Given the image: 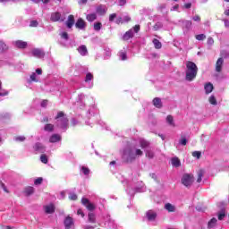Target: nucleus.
<instances>
[{"mask_svg":"<svg viewBox=\"0 0 229 229\" xmlns=\"http://www.w3.org/2000/svg\"><path fill=\"white\" fill-rule=\"evenodd\" d=\"M97 13H98V15H105V13H106V7L105 5H98L97 7Z\"/></svg>","mask_w":229,"mask_h":229,"instance_id":"6ab92c4d","label":"nucleus"},{"mask_svg":"<svg viewBox=\"0 0 229 229\" xmlns=\"http://www.w3.org/2000/svg\"><path fill=\"white\" fill-rule=\"evenodd\" d=\"M225 64V59H223V57H220L217 59L216 63V72H221V71H223V65Z\"/></svg>","mask_w":229,"mask_h":229,"instance_id":"0eeeda50","label":"nucleus"},{"mask_svg":"<svg viewBox=\"0 0 229 229\" xmlns=\"http://www.w3.org/2000/svg\"><path fill=\"white\" fill-rule=\"evenodd\" d=\"M130 21H131V18L130 16L123 17V21L124 22H130Z\"/></svg>","mask_w":229,"mask_h":229,"instance_id":"338daca9","label":"nucleus"},{"mask_svg":"<svg viewBox=\"0 0 229 229\" xmlns=\"http://www.w3.org/2000/svg\"><path fill=\"white\" fill-rule=\"evenodd\" d=\"M119 6H124L126 4V0H118Z\"/></svg>","mask_w":229,"mask_h":229,"instance_id":"680f3d73","label":"nucleus"},{"mask_svg":"<svg viewBox=\"0 0 229 229\" xmlns=\"http://www.w3.org/2000/svg\"><path fill=\"white\" fill-rule=\"evenodd\" d=\"M117 18V13H112L109 15V22H114L115 19Z\"/></svg>","mask_w":229,"mask_h":229,"instance_id":"09e8293b","label":"nucleus"},{"mask_svg":"<svg viewBox=\"0 0 229 229\" xmlns=\"http://www.w3.org/2000/svg\"><path fill=\"white\" fill-rule=\"evenodd\" d=\"M102 26H103V24L101 22H96V23H94L93 28H94L95 31H99L101 30Z\"/></svg>","mask_w":229,"mask_h":229,"instance_id":"f704fd0d","label":"nucleus"},{"mask_svg":"<svg viewBox=\"0 0 229 229\" xmlns=\"http://www.w3.org/2000/svg\"><path fill=\"white\" fill-rule=\"evenodd\" d=\"M225 216H226V211H225V209H222V210L218 213V220H219V221H223Z\"/></svg>","mask_w":229,"mask_h":229,"instance_id":"7c9ffc66","label":"nucleus"},{"mask_svg":"<svg viewBox=\"0 0 229 229\" xmlns=\"http://www.w3.org/2000/svg\"><path fill=\"white\" fill-rule=\"evenodd\" d=\"M164 25L162 24V22H157L155 25H154V30L155 31H158V30H160Z\"/></svg>","mask_w":229,"mask_h":229,"instance_id":"c03bdc74","label":"nucleus"},{"mask_svg":"<svg viewBox=\"0 0 229 229\" xmlns=\"http://www.w3.org/2000/svg\"><path fill=\"white\" fill-rule=\"evenodd\" d=\"M15 140H16L17 142H24V141L26 140V137H24V136H17V137L15 138Z\"/></svg>","mask_w":229,"mask_h":229,"instance_id":"8fccbe9b","label":"nucleus"},{"mask_svg":"<svg viewBox=\"0 0 229 229\" xmlns=\"http://www.w3.org/2000/svg\"><path fill=\"white\" fill-rule=\"evenodd\" d=\"M61 117H65V114L64 113V111H60L59 113H57V115L55 116V119H61Z\"/></svg>","mask_w":229,"mask_h":229,"instance_id":"5fc2aeb1","label":"nucleus"},{"mask_svg":"<svg viewBox=\"0 0 229 229\" xmlns=\"http://www.w3.org/2000/svg\"><path fill=\"white\" fill-rule=\"evenodd\" d=\"M88 221L92 224L96 223V214L89 212L88 214Z\"/></svg>","mask_w":229,"mask_h":229,"instance_id":"393cba45","label":"nucleus"},{"mask_svg":"<svg viewBox=\"0 0 229 229\" xmlns=\"http://www.w3.org/2000/svg\"><path fill=\"white\" fill-rule=\"evenodd\" d=\"M179 144H181V146H187V138L182 136L181 140H179Z\"/></svg>","mask_w":229,"mask_h":229,"instance_id":"e433bc0d","label":"nucleus"},{"mask_svg":"<svg viewBox=\"0 0 229 229\" xmlns=\"http://www.w3.org/2000/svg\"><path fill=\"white\" fill-rule=\"evenodd\" d=\"M181 182L184 187H191L194 183V175L191 174H184L181 179Z\"/></svg>","mask_w":229,"mask_h":229,"instance_id":"7ed1b4c3","label":"nucleus"},{"mask_svg":"<svg viewBox=\"0 0 229 229\" xmlns=\"http://www.w3.org/2000/svg\"><path fill=\"white\" fill-rule=\"evenodd\" d=\"M60 140H62V136L60 134H53L49 138V142H51L52 144H54L55 142H60Z\"/></svg>","mask_w":229,"mask_h":229,"instance_id":"4468645a","label":"nucleus"},{"mask_svg":"<svg viewBox=\"0 0 229 229\" xmlns=\"http://www.w3.org/2000/svg\"><path fill=\"white\" fill-rule=\"evenodd\" d=\"M30 80L31 81H36L38 82V81H37V74L35 72H33L31 75H30Z\"/></svg>","mask_w":229,"mask_h":229,"instance_id":"13d9d810","label":"nucleus"},{"mask_svg":"<svg viewBox=\"0 0 229 229\" xmlns=\"http://www.w3.org/2000/svg\"><path fill=\"white\" fill-rule=\"evenodd\" d=\"M81 203L87 208V210H89V212H93V210H96V205H94V203H91V201L89 200V199L82 198Z\"/></svg>","mask_w":229,"mask_h":229,"instance_id":"20e7f679","label":"nucleus"},{"mask_svg":"<svg viewBox=\"0 0 229 229\" xmlns=\"http://www.w3.org/2000/svg\"><path fill=\"white\" fill-rule=\"evenodd\" d=\"M41 106H42L43 108H46V106H47V100H43V101L41 102Z\"/></svg>","mask_w":229,"mask_h":229,"instance_id":"69168bd1","label":"nucleus"},{"mask_svg":"<svg viewBox=\"0 0 229 229\" xmlns=\"http://www.w3.org/2000/svg\"><path fill=\"white\" fill-rule=\"evenodd\" d=\"M217 223V218L213 217L210 219V221L208 223V228H214Z\"/></svg>","mask_w":229,"mask_h":229,"instance_id":"cd10ccee","label":"nucleus"},{"mask_svg":"<svg viewBox=\"0 0 229 229\" xmlns=\"http://www.w3.org/2000/svg\"><path fill=\"white\" fill-rule=\"evenodd\" d=\"M196 40H205L207 38V36L205 34H198L195 36Z\"/></svg>","mask_w":229,"mask_h":229,"instance_id":"c9c22d12","label":"nucleus"},{"mask_svg":"<svg viewBox=\"0 0 229 229\" xmlns=\"http://www.w3.org/2000/svg\"><path fill=\"white\" fill-rule=\"evenodd\" d=\"M122 158L124 164H131V162H134V160L137 159V157H135V152H133L132 149L125 151Z\"/></svg>","mask_w":229,"mask_h":229,"instance_id":"f03ea898","label":"nucleus"},{"mask_svg":"<svg viewBox=\"0 0 229 229\" xmlns=\"http://www.w3.org/2000/svg\"><path fill=\"white\" fill-rule=\"evenodd\" d=\"M35 192V189L31 186L26 187L24 190L25 196H31Z\"/></svg>","mask_w":229,"mask_h":229,"instance_id":"412c9836","label":"nucleus"},{"mask_svg":"<svg viewBox=\"0 0 229 229\" xmlns=\"http://www.w3.org/2000/svg\"><path fill=\"white\" fill-rule=\"evenodd\" d=\"M152 43L154 44L155 49H162V43L157 38H154Z\"/></svg>","mask_w":229,"mask_h":229,"instance_id":"a878e982","label":"nucleus"},{"mask_svg":"<svg viewBox=\"0 0 229 229\" xmlns=\"http://www.w3.org/2000/svg\"><path fill=\"white\" fill-rule=\"evenodd\" d=\"M78 51L82 56H85L88 53L87 47L85 45L79 47Z\"/></svg>","mask_w":229,"mask_h":229,"instance_id":"b1692460","label":"nucleus"},{"mask_svg":"<svg viewBox=\"0 0 229 229\" xmlns=\"http://www.w3.org/2000/svg\"><path fill=\"white\" fill-rule=\"evenodd\" d=\"M61 128H67L69 126V119L64 117L60 119Z\"/></svg>","mask_w":229,"mask_h":229,"instance_id":"4be33fe9","label":"nucleus"},{"mask_svg":"<svg viewBox=\"0 0 229 229\" xmlns=\"http://www.w3.org/2000/svg\"><path fill=\"white\" fill-rule=\"evenodd\" d=\"M165 208L167 210V212H175L176 210V208L171 203H166L165 205Z\"/></svg>","mask_w":229,"mask_h":229,"instance_id":"5701e85b","label":"nucleus"},{"mask_svg":"<svg viewBox=\"0 0 229 229\" xmlns=\"http://www.w3.org/2000/svg\"><path fill=\"white\" fill-rule=\"evenodd\" d=\"M94 80V75L92 73L89 72L86 74L85 81L89 83V81H92Z\"/></svg>","mask_w":229,"mask_h":229,"instance_id":"72a5a7b5","label":"nucleus"},{"mask_svg":"<svg viewBox=\"0 0 229 229\" xmlns=\"http://www.w3.org/2000/svg\"><path fill=\"white\" fill-rule=\"evenodd\" d=\"M145 157H147V158H153L155 157V153L152 150H146Z\"/></svg>","mask_w":229,"mask_h":229,"instance_id":"473e14b6","label":"nucleus"},{"mask_svg":"<svg viewBox=\"0 0 229 229\" xmlns=\"http://www.w3.org/2000/svg\"><path fill=\"white\" fill-rule=\"evenodd\" d=\"M115 22L116 24H123L124 21H123V17H118Z\"/></svg>","mask_w":229,"mask_h":229,"instance_id":"bf43d9fd","label":"nucleus"},{"mask_svg":"<svg viewBox=\"0 0 229 229\" xmlns=\"http://www.w3.org/2000/svg\"><path fill=\"white\" fill-rule=\"evenodd\" d=\"M198 76V65L192 61L186 62V81H192Z\"/></svg>","mask_w":229,"mask_h":229,"instance_id":"f257e3e1","label":"nucleus"},{"mask_svg":"<svg viewBox=\"0 0 229 229\" xmlns=\"http://www.w3.org/2000/svg\"><path fill=\"white\" fill-rule=\"evenodd\" d=\"M139 143L141 149H147V148H149V146H151V143L145 139H140Z\"/></svg>","mask_w":229,"mask_h":229,"instance_id":"f8f14e48","label":"nucleus"},{"mask_svg":"<svg viewBox=\"0 0 229 229\" xmlns=\"http://www.w3.org/2000/svg\"><path fill=\"white\" fill-rule=\"evenodd\" d=\"M31 54L36 58H44V56H46V53L40 48L32 49Z\"/></svg>","mask_w":229,"mask_h":229,"instance_id":"423d86ee","label":"nucleus"},{"mask_svg":"<svg viewBox=\"0 0 229 229\" xmlns=\"http://www.w3.org/2000/svg\"><path fill=\"white\" fill-rule=\"evenodd\" d=\"M0 47L2 51H6L8 49V46H6L5 43L3 41H0Z\"/></svg>","mask_w":229,"mask_h":229,"instance_id":"3c124183","label":"nucleus"},{"mask_svg":"<svg viewBox=\"0 0 229 229\" xmlns=\"http://www.w3.org/2000/svg\"><path fill=\"white\" fill-rule=\"evenodd\" d=\"M206 94H210L214 90V85L212 83L208 82L204 86Z\"/></svg>","mask_w":229,"mask_h":229,"instance_id":"aec40b11","label":"nucleus"},{"mask_svg":"<svg viewBox=\"0 0 229 229\" xmlns=\"http://www.w3.org/2000/svg\"><path fill=\"white\" fill-rule=\"evenodd\" d=\"M40 160H41L42 164H47V162H48L47 156H46V154L41 155Z\"/></svg>","mask_w":229,"mask_h":229,"instance_id":"a19ab883","label":"nucleus"},{"mask_svg":"<svg viewBox=\"0 0 229 229\" xmlns=\"http://www.w3.org/2000/svg\"><path fill=\"white\" fill-rule=\"evenodd\" d=\"M120 58L123 61L128 60V55H126V52H120Z\"/></svg>","mask_w":229,"mask_h":229,"instance_id":"79ce46f5","label":"nucleus"},{"mask_svg":"<svg viewBox=\"0 0 229 229\" xmlns=\"http://www.w3.org/2000/svg\"><path fill=\"white\" fill-rule=\"evenodd\" d=\"M0 187H1V189H3V191H4L7 194H10V191H8V188H6V185H5L3 182H0Z\"/></svg>","mask_w":229,"mask_h":229,"instance_id":"a18cd8bd","label":"nucleus"},{"mask_svg":"<svg viewBox=\"0 0 229 229\" xmlns=\"http://www.w3.org/2000/svg\"><path fill=\"white\" fill-rule=\"evenodd\" d=\"M14 46L18 47V49H26L28 47V42L17 40L14 42Z\"/></svg>","mask_w":229,"mask_h":229,"instance_id":"9b49d317","label":"nucleus"},{"mask_svg":"<svg viewBox=\"0 0 229 229\" xmlns=\"http://www.w3.org/2000/svg\"><path fill=\"white\" fill-rule=\"evenodd\" d=\"M146 216L148 221H155L157 219V212L155 211L148 210L147 211Z\"/></svg>","mask_w":229,"mask_h":229,"instance_id":"ddd939ff","label":"nucleus"},{"mask_svg":"<svg viewBox=\"0 0 229 229\" xmlns=\"http://www.w3.org/2000/svg\"><path fill=\"white\" fill-rule=\"evenodd\" d=\"M45 131H55V125L51 123H47L44 127Z\"/></svg>","mask_w":229,"mask_h":229,"instance_id":"c85d7f7f","label":"nucleus"},{"mask_svg":"<svg viewBox=\"0 0 229 229\" xmlns=\"http://www.w3.org/2000/svg\"><path fill=\"white\" fill-rule=\"evenodd\" d=\"M166 122L170 126H174V118L173 117V115H167Z\"/></svg>","mask_w":229,"mask_h":229,"instance_id":"2f4dec72","label":"nucleus"},{"mask_svg":"<svg viewBox=\"0 0 229 229\" xmlns=\"http://www.w3.org/2000/svg\"><path fill=\"white\" fill-rule=\"evenodd\" d=\"M78 216H81V217H85V213H83V210L78 209L77 211Z\"/></svg>","mask_w":229,"mask_h":229,"instance_id":"0e129e2a","label":"nucleus"},{"mask_svg":"<svg viewBox=\"0 0 229 229\" xmlns=\"http://www.w3.org/2000/svg\"><path fill=\"white\" fill-rule=\"evenodd\" d=\"M202 178H203V170H199L198 173V178H197L198 183H201Z\"/></svg>","mask_w":229,"mask_h":229,"instance_id":"4c0bfd02","label":"nucleus"},{"mask_svg":"<svg viewBox=\"0 0 229 229\" xmlns=\"http://www.w3.org/2000/svg\"><path fill=\"white\" fill-rule=\"evenodd\" d=\"M193 21H195V22H199V21H201V17H199V15H195L193 17Z\"/></svg>","mask_w":229,"mask_h":229,"instance_id":"e2e57ef3","label":"nucleus"},{"mask_svg":"<svg viewBox=\"0 0 229 229\" xmlns=\"http://www.w3.org/2000/svg\"><path fill=\"white\" fill-rule=\"evenodd\" d=\"M86 19L89 22H94L98 19V15L96 13H90L86 16Z\"/></svg>","mask_w":229,"mask_h":229,"instance_id":"bb28decb","label":"nucleus"},{"mask_svg":"<svg viewBox=\"0 0 229 229\" xmlns=\"http://www.w3.org/2000/svg\"><path fill=\"white\" fill-rule=\"evenodd\" d=\"M60 19H62V14L60 13H52L51 18H50L52 22H58V21H60Z\"/></svg>","mask_w":229,"mask_h":229,"instance_id":"dca6fc26","label":"nucleus"},{"mask_svg":"<svg viewBox=\"0 0 229 229\" xmlns=\"http://www.w3.org/2000/svg\"><path fill=\"white\" fill-rule=\"evenodd\" d=\"M209 103L210 105H217V99H216V97L214 96L209 97Z\"/></svg>","mask_w":229,"mask_h":229,"instance_id":"37998d69","label":"nucleus"},{"mask_svg":"<svg viewBox=\"0 0 229 229\" xmlns=\"http://www.w3.org/2000/svg\"><path fill=\"white\" fill-rule=\"evenodd\" d=\"M192 6L191 3H187L184 4V8H186L187 10H189V8H191Z\"/></svg>","mask_w":229,"mask_h":229,"instance_id":"774afa93","label":"nucleus"},{"mask_svg":"<svg viewBox=\"0 0 229 229\" xmlns=\"http://www.w3.org/2000/svg\"><path fill=\"white\" fill-rule=\"evenodd\" d=\"M66 26H67V28H69V29H71V28H72V26H74V15L70 14V15L68 16V20H67V21H66Z\"/></svg>","mask_w":229,"mask_h":229,"instance_id":"2eb2a0df","label":"nucleus"},{"mask_svg":"<svg viewBox=\"0 0 229 229\" xmlns=\"http://www.w3.org/2000/svg\"><path fill=\"white\" fill-rule=\"evenodd\" d=\"M180 159L178 157H174L172 158V165H174V167H180Z\"/></svg>","mask_w":229,"mask_h":229,"instance_id":"c756f323","label":"nucleus"},{"mask_svg":"<svg viewBox=\"0 0 229 229\" xmlns=\"http://www.w3.org/2000/svg\"><path fill=\"white\" fill-rule=\"evenodd\" d=\"M75 28H78V30H85L87 23L82 18H79L75 23Z\"/></svg>","mask_w":229,"mask_h":229,"instance_id":"9d476101","label":"nucleus"},{"mask_svg":"<svg viewBox=\"0 0 229 229\" xmlns=\"http://www.w3.org/2000/svg\"><path fill=\"white\" fill-rule=\"evenodd\" d=\"M33 149L36 155L38 153H46V146L40 142H36L33 146Z\"/></svg>","mask_w":229,"mask_h":229,"instance_id":"39448f33","label":"nucleus"},{"mask_svg":"<svg viewBox=\"0 0 229 229\" xmlns=\"http://www.w3.org/2000/svg\"><path fill=\"white\" fill-rule=\"evenodd\" d=\"M133 30H134L135 33H139V31H140V25H135L133 27Z\"/></svg>","mask_w":229,"mask_h":229,"instance_id":"052dcab7","label":"nucleus"},{"mask_svg":"<svg viewBox=\"0 0 229 229\" xmlns=\"http://www.w3.org/2000/svg\"><path fill=\"white\" fill-rule=\"evenodd\" d=\"M152 103H153L154 106H156V108H162V106H163L162 99H160V98H155L152 100Z\"/></svg>","mask_w":229,"mask_h":229,"instance_id":"f3484780","label":"nucleus"},{"mask_svg":"<svg viewBox=\"0 0 229 229\" xmlns=\"http://www.w3.org/2000/svg\"><path fill=\"white\" fill-rule=\"evenodd\" d=\"M207 44L208 46H214V38L212 37L208 38Z\"/></svg>","mask_w":229,"mask_h":229,"instance_id":"6e6d98bb","label":"nucleus"},{"mask_svg":"<svg viewBox=\"0 0 229 229\" xmlns=\"http://www.w3.org/2000/svg\"><path fill=\"white\" fill-rule=\"evenodd\" d=\"M135 157H142L144 155V152L140 148H136L134 152Z\"/></svg>","mask_w":229,"mask_h":229,"instance_id":"ea45409f","label":"nucleus"},{"mask_svg":"<svg viewBox=\"0 0 229 229\" xmlns=\"http://www.w3.org/2000/svg\"><path fill=\"white\" fill-rule=\"evenodd\" d=\"M61 37L64 38V40H69V34L67 32H63Z\"/></svg>","mask_w":229,"mask_h":229,"instance_id":"4d7b16f0","label":"nucleus"},{"mask_svg":"<svg viewBox=\"0 0 229 229\" xmlns=\"http://www.w3.org/2000/svg\"><path fill=\"white\" fill-rule=\"evenodd\" d=\"M192 157H194L195 158H201V152L200 151H193L192 152Z\"/></svg>","mask_w":229,"mask_h":229,"instance_id":"49530a36","label":"nucleus"},{"mask_svg":"<svg viewBox=\"0 0 229 229\" xmlns=\"http://www.w3.org/2000/svg\"><path fill=\"white\" fill-rule=\"evenodd\" d=\"M37 26H38V21H37V20H33L30 21V28H37Z\"/></svg>","mask_w":229,"mask_h":229,"instance_id":"603ef678","label":"nucleus"},{"mask_svg":"<svg viewBox=\"0 0 229 229\" xmlns=\"http://www.w3.org/2000/svg\"><path fill=\"white\" fill-rule=\"evenodd\" d=\"M81 171L86 176H88V174H90V169H89V167L87 166H82Z\"/></svg>","mask_w":229,"mask_h":229,"instance_id":"58836bf2","label":"nucleus"},{"mask_svg":"<svg viewBox=\"0 0 229 229\" xmlns=\"http://www.w3.org/2000/svg\"><path fill=\"white\" fill-rule=\"evenodd\" d=\"M130 38H133V31L131 30L126 31L123 36V40H130Z\"/></svg>","mask_w":229,"mask_h":229,"instance_id":"a211bd4d","label":"nucleus"},{"mask_svg":"<svg viewBox=\"0 0 229 229\" xmlns=\"http://www.w3.org/2000/svg\"><path fill=\"white\" fill-rule=\"evenodd\" d=\"M69 199H72V201H76V199H78V195H76L75 193H71L69 196Z\"/></svg>","mask_w":229,"mask_h":229,"instance_id":"864d4df0","label":"nucleus"},{"mask_svg":"<svg viewBox=\"0 0 229 229\" xmlns=\"http://www.w3.org/2000/svg\"><path fill=\"white\" fill-rule=\"evenodd\" d=\"M46 214H55V210H56V208L55 207V204L50 203L47 206L43 207Z\"/></svg>","mask_w":229,"mask_h":229,"instance_id":"1a4fd4ad","label":"nucleus"},{"mask_svg":"<svg viewBox=\"0 0 229 229\" xmlns=\"http://www.w3.org/2000/svg\"><path fill=\"white\" fill-rule=\"evenodd\" d=\"M42 182H44V179L42 177H38L34 181V185H41Z\"/></svg>","mask_w":229,"mask_h":229,"instance_id":"de8ad7c7","label":"nucleus"},{"mask_svg":"<svg viewBox=\"0 0 229 229\" xmlns=\"http://www.w3.org/2000/svg\"><path fill=\"white\" fill-rule=\"evenodd\" d=\"M72 226H74V220L71 216H66L64 219L65 229H71Z\"/></svg>","mask_w":229,"mask_h":229,"instance_id":"6e6552de","label":"nucleus"}]
</instances>
